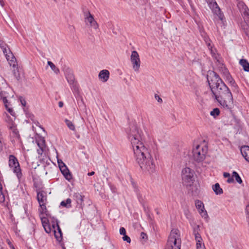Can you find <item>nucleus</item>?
I'll return each mask as SVG.
<instances>
[{
  "mask_svg": "<svg viewBox=\"0 0 249 249\" xmlns=\"http://www.w3.org/2000/svg\"><path fill=\"white\" fill-rule=\"evenodd\" d=\"M63 70L65 71V77L69 84H73L75 82V77L71 70L69 68H67L66 69L63 68Z\"/></svg>",
  "mask_w": 249,
  "mask_h": 249,
  "instance_id": "obj_14",
  "label": "nucleus"
},
{
  "mask_svg": "<svg viewBox=\"0 0 249 249\" xmlns=\"http://www.w3.org/2000/svg\"><path fill=\"white\" fill-rule=\"evenodd\" d=\"M223 176L225 178H229L231 177L230 174L228 172H224L223 173Z\"/></svg>",
  "mask_w": 249,
  "mask_h": 249,
  "instance_id": "obj_64",
  "label": "nucleus"
},
{
  "mask_svg": "<svg viewBox=\"0 0 249 249\" xmlns=\"http://www.w3.org/2000/svg\"><path fill=\"white\" fill-rule=\"evenodd\" d=\"M54 220L56 222V227L57 228V230L58 231V232L59 234V236L56 234V232L55 230L54 231V236L57 241H60L61 240H63V233L59 225V221L58 219H55Z\"/></svg>",
  "mask_w": 249,
  "mask_h": 249,
  "instance_id": "obj_18",
  "label": "nucleus"
},
{
  "mask_svg": "<svg viewBox=\"0 0 249 249\" xmlns=\"http://www.w3.org/2000/svg\"><path fill=\"white\" fill-rule=\"evenodd\" d=\"M64 122H65V124H66L67 126H68V127L70 130H73V131L75 130V125L72 123L71 121L70 120H68V119H65V120H64Z\"/></svg>",
  "mask_w": 249,
  "mask_h": 249,
  "instance_id": "obj_38",
  "label": "nucleus"
},
{
  "mask_svg": "<svg viewBox=\"0 0 249 249\" xmlns=\"http://www.w3.org/2000/svg\"><path fill=\"white\" fill-rule=\"evenodd\" d=\"M243 15L246 17V20L249 19V9L246 5H245L244 8Z\"/></svg>",
  "mask_w": 249,
  "mask_h": 249,
  "instance_id": "obj_44",
  "label": "nucleus"
},
{
  "mask_svg": "<svg viewBox=\"0 0 249 249\" xmlns=\"http://www.w3.org/2000/svg\"><path fill=\"white\" fill-rule=\"evenodd\" d=\"M55 219H56V218L54 217H53L52 222V227H53V229H55V227H56V222L54 220Z\"/></svg>",
  "mask_w": 249,
  "mask_h": 249,
  "instance_id": "obj_61",
  "label": "nucleus"
},
{
  "mask_svg": "<svg viewBox=\"0 0 249 249\" xmlns=\"http://www.w3.org/2000/svg\"><path fill=\"white\" fill-rule=\"evenodd\" d=\"M128 139L130 141L136 162L143 172L152 174L155 171L153 159L142 141L143 134L136 123L129 124L125 129Z\"/></svg>",
  "mask_w": 249,
  "mask_h": 249,
  "instance_id": "obj_1",
  "label": "nucleus"
},
{
  "mask_svg": "<svg viewBox=\"0 0 249 249\" xmlns=\"http://www.w3.org/2000/svg\"><path fill=\"white\" fill-rule=\"evenodd\" d=\"M212 189L216 195H220L223 193V189L218 183H216L212 186Z\"/></svg>",
  "mask_w": 249,
  "mask_h": 249,
  "instance_id": "obj_25",
  "label": "nucleus"
},
{
  "mask_svg": "<svg viewBox=\"0 0 249 249\" xmlns=\"http://www.w3.org/2000/svg\"><path fill=\"white\" fill-rule=\"evenodd\" d=\"M222 73L225 79H226L227 77H228V76L231 75L228 68H226V67H224V68L223 69Z\"/></svg>",
  "mask_w": 249,
  "mask_h": 249,
  "instance_id": "obj_40",
  "label": "nucleus"
},
{
  "mask_svg": "<svg viewBox=\"0 0 249 249\" xmlns=\"http://www.w3.org/2000/svg\"><path fill=\"white\" fill-rule=\"evenodd\" d=\"M80 101H78V105L81 109L85 110L86 109V106L84 102L83 99L81 97Z\"/></svg>",
  "mask_w": 249,
  "mask_h": 249,
  "instance_id": "obj_45",
  "label": "nucleus"
},
{
  "mask_svg": "<svg viewBox=\"0 0 249 249\" xmlns=\"http://www.w3.org/2000/svg\"><path fill=\"white\" fill-rule=\"evenodd\" d=\"M130 60L135 71H138L140 67L141 61L139 54L136 51H133L132 52Z\"/></svg>",
  "mask_w": 249,
  "mask_h": 249,
  "instance_id": "obj_8",
  "label": "nucleus"
},
{
  "mask_svg": "<svg viewBox=\"0 0 249 249\" xmlns=\"http://www.w3.org/2000/svg\"><path fill=\"white\" fill-rule=\"evenodd\" d=\"M200 227L199 225H196L195 227L193 229V234H196L197 232H199L200 231Z\"/></svg>",
  "mask_w": 249,
  "mask_h": 249,
  "instance_id": "obj_55",
  "label": "nucleus"
},
{
  "mask_svg": "<svg viewBox=\"0 0 249 249\" xmlns=\"http://www.w3.org/2000/svg\"><path fill=\"white\" fill-rule=\"evenodd\" d=\"M225 80L228 82L229 84L233 87L234 88L233 91H235L236 92H238L239 90V88L236 83L235 80L233 79V78L232 77L231 75L228 76Z\"/></svg>",
  "mask_w": 249,
  "mask_h": 249,
  "instance_id": "obj_17",
  "label": "nucleus"
},
{
  "mask_svg": "<svg viewBox=\"0 0 249 249\" xmlns=\"http://www.w3.org/2000/svg\"><path fill=\"white\" fill-rule=\"evenodd\" d=\"M209 50L211 52L212 57L216 60L217 62H219L218 57L219 56V54L217 53V50L215 48L213 49V47L211 48V49H209Z\"/></svg>",
  "mask_w": 249,
  "mask_h": 249,
  "instance_id": "obj_33",
  "label": "nucleus"
},
{
  "mask_svg": "<svg viewBox=\"0 0 249 249\" xmlns=\"http://www.w3.org/2000/svg\"><path fill=\"white\" fill-rule=\"evenodd\" d=\"M0 48L2 50L3 54L5 55L8 60H9V57H10V56L8 54V52H9V53H10L12 55V59L16 60L15 57L14 56L8 45L3 40H0Z\"/></svg>",
  "mask_w": 249,
  "mask_h": 249,
  "instance_id": "obj_10",
  "label": "nucleus"
},
{
  "mask_svg": "<svg viewBox=\"0 0 249 249\" xmlns=\"http://www.w3.org/2000/svg\"><path fill=\"white\" fill-rule=\"evenodd\" d=\"M232 177L235 178V180L238 182L239 184H241L243 183V181L241 177H240L239 174L234 171L232 172Z\"/></svg>",
  "mask_w": 249,
  "mask_h": 249,
  "instance_id": "obj_36",
  "label": "nucleus"
},
{
  "mask_svg": "<svg viewBox=\"0 0 249 249\" xmlns=\"http://www.w3.org/2000/svg\"><path fill=\"white\" fill-rule=\"evenodd\" d=\"M10 219L13 225L17 226V222L16 221L15 218L14 217L13 214L12 213H10L9 215Z\"/></svg>",
  "mask_w": 249,
  "mask_h": 249,
  "instance_id": "obj_50",
  "label": "nucleus"
},
{
  "mask_svg": "<svg viewBox=\"0 0 249 249\" xmlns=\"http://www.w3.org/2000/svg\"><path fill=\"white\" fill-rule=\"evenodd\" d=\"M186 187L188 189V193L191 195L192 196L196 197L199 195L200 193L199 184L190 183L186 185Z\"/></svg>",
  "mask_w": 249,
  "mask_h": 249,
  "instance_id": "obj_9",
  "label": "nucleus"
},
{
  "mask_svg": "<svg viewBox=\"0 0 249 249\" xmlns=\"http://www.w3.org/2000/svg\"><path fill=\"white\" fill-rule=\"evenodd\" d=\"M12 132L14 135V137L17 138L18 140L20 139V136L18 130L17 128H14L13 129Z\"/></svg>",
  "mask_w": 249,
  "mask_h": 249,
  "instance_id": "obj_47",
  "label": "nucleus"
},
{
  "mask_svg": "<svg viewBox=\"0 0 249 249\" xmlns=\"http://www.w3.org/2000/svg\"><path fill=\"white\" fill-rule=\"evenodd\" d=\"M10 105V104H7L4 105V107L7 110V111L11 115H12L13 117H16V113L12 109V108L9 107V106Z\"/></svg>",
  "mask_w": 249,
  "mask_h": 249,
  "instance_id": "obj_39",
  "label": "nucleus"
},
{
  "mask_svg": "<svg viewBox=\"0 0 249 249\" xmlns=\"http://www.w3.org/2000/svg\"><path fill=\"white\" fill-rule=\"evenodd\" d=\"M8 165L10 168L12 169L13 172L15 173L20 181L22 174L19 163L17 157L14 155H10L8 157Z\"/></svg>",
  "mask_w": 249,
  "mask_h": 249,
  "instance_id": "obj_4",
  "label": "nucleus"
},
{
  "mask_svg": "<svg viewBox=\"0 0 249 249\" xmlns=\"http://www.w3.org/2000/svg\"><path fill=\"white\" fill-rule=\"evenodd\" d=\"M82 12L83 13L84 18L88 16L89 15L91 14L89 10L86 6H82Z\"/></svg>",
  "mask_w": 249,
  "mask_h": 249,
  "instance_id": "obj_46",
  "label": "nucleus"
},
{
  "mask_svg": "<svg viewBox=\"0 0 249 249\" xmlns=\"http://www.w3.org/2000/svg\"><path fill=\"white\" fill-rule=\"evenodd\" d=\"M37 193L36 199L39 204L47 203V196L46 192L41 191Z\"/></svg>",
  "mask_w": 249,
  "mask_h": 249,
  "instance_id": "obj_15",
  "label": "nucleus"
},
{
  "mask_svg": "<svg viewBox=\"0 0 249 249\" xmlns=\"http://www.w3.org/2000/svg\"><path fill=\"white\" fill-rule=\"evenodd\" d=\"M84 196H82L79 193H75L73 194L74 199L76 201L77 205L76 207L78 209H83L84 206L83 197Z\"/></svg>",
  "mask_w": 249,
  "mask_h": 249,
  "instance_id": "obj_13",
  "label": "nucleus"
},
{
  "mask_svg": "<svg viewBox=\"0 0 249 249\" xmlns=\"http://www.w3.org/2000/svg\"><path fill=\"white\" fill-rule=\"evenodd\" d=\"M194 171L189 167H185L182 169V179L186 185L194 183Z\"/></svg>",
  "mask_w": 249,
  "mask_h": 249,
  "instance_id": "obj_6",
  "label": "nucleus"
},
{
  "mask_svg": "<svg viewBox=\"0 0 249 249\" xmlns=\"http://www.w3.org/2000/svg\"><path fill=\"white\" fill-rule=\"evenodd\" d=\"M123 239L124 241H126L128 243H130L131 242L130 238L126 234L123 235Z\"/></svg>",
  "mask_w": 249,
  "mask_h": 249,
  "instance_id": "obj_52",
  "label": "nucleus"
},
{
  "mask_svg": "<svg viewBox=\"0 0 249 249\" xmlns=\"http://www.w3.org/2000/svg\"><path fill=\"white\" fill-rule=\"evenodd\" d=\"M47 203H42L39 204L40 209H39L40 213L41 214H45L47 216H50V214L48 213V211L46 208Z\"/></svg>",
  "mask_w": 249,
  "mask_h": 249,
  "instance_id": "obj_28",
  "label": "nucleus"
},
{
  "mask_svg": "<svg viewBox=\"0 0 249 249\" xmlns=\"http://www.w3.org/2000/svg\"><path fill=\"white\" fill-rule=\"evenodd\" d=\"M85 22L87 25H88V23H89L90 27H92L94 29H97L99 27L98 24L95 20L94 16L93 15L90 14L88 16L84 18Z\"/></svg>",
  "mask_w": 249,
  "mask_h": 249,
  "instance_id": "obj_12",
  "label": "nucleus"
},
{
  "mask_svg": "<svg viewBox=\"0 0 249 249\" xmlns=\"http://www.w3.org/2000/svg\"><path fill=\"white\" fill-rule=\"evenodd\" d=\"M195 205L199 213L202 217H205V216L208 217L207 212L205 209L204 205L202 201L198 199L196 200L195 201Z\"/></svg>",
  "mask_w": 249,
  "mask_h": 249,
  "instance_id": "obj_11",
  "label": "nucleus"
},
{
  "mask_svg": "<svg viewBox=\"0 0 249 249\" xmlns=\"http://www.w3.org/2000/svg\"><path fill=\"white\" fill-rule=\"evenodd\" d=\"M18 100L20 101V102L22 106L23 107H25L26 105V101L25 100V99L22 96H19L18 98Z\"/></svg>",
  "mask_w": 249,
  "mask_h": 249,
  "instance_id": "obj_51",
  "label": "nucleus"
},
{
  "mask_svg": "<svg viewBox=\"0 0 249 249\" xmlns=\"http://www.w3.org/2000/svg\"><path fill=\"white\" fill-rule=\"evenodd\" d=\"M109 71L107 70H103L99 73V78L101 79L104 82H107L109 77Z\"/></svg>",
  "mask_w": 249,
  "mask_h": 249,
  "instance_id": "obj_19",
  "label": "nucleus"
},
{
  "mask_svg": "<svg viewBox=\"0 0 249 249\" xmlns=\"http://www.w3.org/2000/svg\"><path fill=\"white\" fill-rule=\"evenodd\" d=\"M71 200L70 198H68L66 200H63L61 202L60 207H62L66 208H70L71 207Z\"/></svg>",
  "mask_w": 249,
  "mask_h": 249,
  "instance_id": "obj_29",
  "label": "nucleus"
},
{
  "mask_svg": "<svg viewBox=\"0 0 249 249\" xmlns=\"http://www.w3.org/2000/svg\"><path fill=\"white\" fill-rule=\"evenodd\" d=\"M47 64L55 73L58 74L60 72L59 69L57 68L52 62L48 61Z\"/></svg>",
  "mask_w": 249,
  "mask_h": 249,
  "instance_id": "obj_34",
  "label": "nucleus"
},
{
  "mask_svg": "<svg viewBox=\"0 0 249 249\" xmlns=\"http://www.w3.org/2000/svg\"><path fill=\"white\" fill-rule=\"evenodd\" d=\"M211 94L212 97L224 108H230L228 102L231 104L233 103L232 94L226 84H222L221 87Z\"/></svg>",
  "mask_w": 249,
  "mask_h": 249,
  "instance_id": "obj_2",
  "label": "nucleus"
},
{
  "mask_svg": "<svg viewBox=\"0 0 249 249\" xmlns=\"http://www.w3.org/2000/svg\"><path fill=\"white\" fill-rule=\"evenodd\" d=\"M227 181L229 183H233L234 182L233 177H230L229 178H228Z\"/></svg>",
  "mask_w": 249,
  "mask_h": 249,
  "instance_id": "obj_63",
  "label": "nucleus"
},
{
  "mask_svg": "<svg viewBox=\"0 0 249 249\" xmlns=\"http://www.w3.org/2000/svg\"><path fill=\"white\" fill-rule=\"evenodd\" d=\"M2 138L0 136V153L3 150Z\"/></svg>",
  "mask_w": 249,
  "mask_h": 249,
  "instance_id": "obj_62",
  "label": "nucleus"
},
{
  "mask_svg": "<svg viewBox=\"0 0 249 249\" xmlns=\"http://www.w3.org/2000/svg\"><path fill=\"white\" fill-rule=\"evenodd\" d=\"M220 111L219 108H214L211 112L210 115L213 116L214 118H216L217 116L220 115Z\"/></svg>",
  "mask_w": 249,
  "mask_h": 249,
  "instance_id": "obj_35",
  "label": "nucleus"
},
{
  "mask_svg": "<svg viewBox=\"0 0 249 249\" xmlns=\"http://www.w3.org/2000/svg\"><path fill=\"white\" fill-rule=\"evenodd\" d=\"M57 242L59 243V244L62 248V249H66V247H65L64 243L63 242V240H61V241Z\"/></svg>",
  "mask_w": 249,
  "mask_h": 249,
  "instance_id": "obj_60",
  "label": "nucleus"
},
{
  "mask_svg": "<svg viewBox=\"0 0 249 249\" xmlns=\"http://www.w3.org/2000/svg\"><path fill=\"white\" fill-rule=\"evenodd\" d=\"M207 2L208 3L210 7L212 9L214 15H217L221 11L217 4L216 1H207Z\"/></svg>",
  "mask_w": 249,
  "mask_h": 249,
  "instance_id": "obj_16",
  "label": "nucleus"
},
{
  "mask_svg": "<svg viewBox=\"0 0 249 249\" xmlns=\"http://www.w3.org/2000/svg\"><path fill=\"white\" fill-rule=\"evenodd\" d=\"M240 151L242 156L246 161L249 162V146L243 145L240 148Z\"/></svg>",
  "mask_w": 249,
  "mask_h": 249,
  "instance_id": "obj_21",
  "label": "nucleus"
},
{
  "mask_svg": "<svg viewBox=\"0 0 249 249\" xmlns=\"http://www.w3.org/2000/svg\"><path fill=\"white\" fill-rule=\"evenodd\" d=\"M40 142H37L38 146L39 147L41 151H43L45 147V140L44 138H41Z\"/></svg>",
  "mask_w": 249,
  "mask_h": 249,
  "instance_id": "obj_37",
  "label": "nucleus"
},
{
  "mask_svg": "<svg viewBox=\"0 0 249 249\" xmlns=\"http://www.w3.org/2000/svg\"><path fill=\"white\" fill-rule=\"evenodd\" d=\"M201 36L206 44L208 49H211L213 46L211 45V40L205 31L201 32Z\"/></svg>",
  "mask_w": 249,
  "mask_h": 249,
  "instance_id": "obj_24",
  "label": "nucleus"
},
{
  "mask_svg": "<svg viewBox=\"0 0 249 249\" xmlns=\"http://www.w3.org/2000/svg\"><path fill=\"white\" fill-rule=\"evenodd\" d=\"M206 77L207 78V82L209 88L210 84L211 86L212 85H214L215 82H217V81H220V82H221L220 80L222 79L219 74L214 71L212 70H209L207 71V74L206 75Z\"/></svg>",
  "mask_w": 249,
  "mask_h": 249,
  "instance_id": "obj_7",
  "label": "nucleus"
},
{
  "mask_svg": "<svg viewBox=\"0 0 249 249\" xmlns=\"http://www.w3.org/2000/svg\"><path fill=\"white\" fill-rule=\"evenodd\" d=\"M120 234L121 235H124L126 234V230L125 229L124 227H121L120 229Z\"/></svg>",
  "mask_w": 249,
  "mask_h": 249,
  "instance_id": "obj_58",
  "label": "nucleus"
},
{
  "mask_svg": "<svg viewBox=\"0 0 249 249\" xmlns=\"http://www.w3.org/2000/svg\"><path fill=\"white\" fill-rule=\"evenodd\" d=\"M206 153L207 148L198 145L193 150L194 160L198 163L201 162L205 160Z\"/></svg>",
  "mask_w": 249,
  "mask_h": 249,
  "instance_id": "obj_5",
  "label": "nucleus"
},
{
  "mask_svg": "<svg viewBox=\"0 0 249 249\" xmlns=\"http://www.w3.org/2000/svg\"><path fill=\"white\" fill-rule=\"evenodd\" d=\"M239 64L242 66L244 71L249 72V62L247 59H240L239 61Z\"/></svg>",
  "mask_w": 249,
  "mask_h": 249,
  "instance_id": "obj_26",
  "label": "nucleus"
},
{
  "mask_svg": "<svg viewBox=\"0 0 249 249\" xmlns=\"http://www.w3.org/2000/svg\"><path fill=\"white\" fill-rule=\"evenodd\" d=\"M7 93L4 91H0V99L1 100L4 104V105L7 104H10L7 99Z\"/></svg>",
  "mask_w": 249,
  "mask_h": 249,
  "instance_id": "obj_32",
  "label": "nucleus"
},
{
  "mask_svg": "<svg viewBox=\"0 0 249 249\" xmlns=\"http://www.w3.org/2000/svg\"><path fill=\"white\" fill-rule=\"evenodd\" d=\"M155 97L156 99L157 100V101L158 102H159V103L162 102V99L159 95H158L157 94H156L155 95Z\"/></svg>",
  "mask_w": 249,
  "mask_h": 249,
  "instance_id": "obj_59",
  "label": "nucleus"
},
{
  "mask_svg": "<svg viewBox=\"0 0 249 249\" xmlns=\"http://www.w3.org/2000/svg\"><path fill=\"white\" fill-rule=\"evenodd\" d=\"M71 88L72 89L74 90V91H77L78 89V86H77V84L76 82H74L73 84H70Z\"/></svg>",
  "mask_w": 249,
  "mask_h": 249,
  "instance_id": "obj_53",
  "label": "nucleus"
},
{
  "mask_svg": "<svg viewBox=\"0 0 249 249\" xmlns=\"http://www.w3.org/2000/svg\"><path fill=\"white\" fill-rule=\"evenodd\" d=\"M33 186L36 189V192H40L42 190L43 188V185L42 182L40 179H38L36 178H33Z\"/></svg>",
  "mask_w": 249,
  "mask_h": 249,
  "instance_id": "obj_20",
  "label": "nucleus"
},
{
  "mask_svg": "<svg viewBox=\"0 0 249 249\" xmlns=\"http://www.w3.org/2000/svg\"><path fill=\"white\" fill-rule=\"evenodd\" d=\"M61 174L63 175L65 178L70 182L72 179V174L70 171L68 167L60 170Z\"/></svg>",
  "mask_w": 249,
  "mask_h": 249,
  "instance_id": "obj_22",
  "label": "nucleus"
},
{
  "mask_svg": "<svg viewBox=\"0 0 249 249\" xmlns=\"http://www.w3.org/2000/svg\"><path fill=\"white\" fill-rule=\"evenodd\" d=\"M181 244L179 230L177 229L172 230L168 237L166 249H180Z\"/></svg>",
  "mask_w": 249,
  "mask_h": 249,
  "instance_id": "obj_3",
  "label": "nucleus"
},
{
  "mask_svg": "<svg viewBox=\"0 0 249 249\" xmlns=\"http://www.w3.org/2000/svg\"><path fill=\"white\" fill-rule=\"evenodd\" d=\"M196 241L202 240V238L199 233V232H197L196 234H194Z\"/></svg>",
  "mask_w": 249,
  "mask_h": 249,
  "instance_id": "obj_57",
  "label": "nucleus"
},
{
  "mask_svg": "<svg viewBox=\"0 0 249 249\" xmlns=\"http://www.w3.org/2000/svg\"><path fill=\"white\" fill-rule=\"evenodd\" d=\"M57 163L59 168L60 170H61L63 169H65L67 167L66 164L61 160H57Z\"/></svg>",
  "mask_w": 249,
  "mask_h": 249,
  "instance_id": "obj_43",
  "label": "nucleus"
},
{
  "mask_svg": "<svg viewBox=\"0 0 249 249\" xmlns=\"http://www.w3.org/2000/svg\"><path fill=\"white\" fill-rule=\"evenodd\" d=\"M41 220L42 225L43 226L45 232L47 233H50L51 231V228L50 224L48 223V220L46 219L47 222H46L45 220L43 221L42 219Z\"/></svg>",
  "mask_w": 249,
  "mask_h": 249,
  "instance_id": "obj_30",
  "label": "nucleus"
},
{
  "mask_svg": "<svg viewBox=\"0 0 249 249\" xmlns=\"http://www.w3.org/2000/svg\"><path fill=\"white\" fill-rule=\"evenodd\" d=\"M11 61L12 62H14L13 64V67L14 68V70L13 71V73L14 76L16 78V79L18 80L20 78V74L19 73V70L18 68V65L17 64V62H16V59H12Z\"/></svg>",
  "mask_w": 249,
  "mask_h": 249,
  "instance_id": "obj_23",
  "label": "nucleus"
},
{
  "mask_svg": "<svg viewBox=\"0 0 249 249\" xmlns=\"http://www.w3.org/2000/svg\"><path fill=\"white\" fill-rule=\"evenodd\" d=\"M245 212L246 213L247 221L248 222V225L249 226V204L246 206Z\"/></svg>",
  "mask_w": 249,
  "mask_h": 249,
  "instance_id": "obj_49",
  "label": "nucleus"
},
{
  "mask_svg": "<svg viewBox=\"0 0 249 249\" xmlns=\"http://www.w3.org/2000/svg\"><path fill=\"white\" fill-rule=\"evenodd\" d=\"M196 249H206L204 244L202 243V240L196 241Z\"/></svg>",
  "mask_w": 249,
  "mask_h": 249,
  "instance_id": "obj_42",
  "label": "nucleus"
},
{
  "mask_svg": "<svg viewBox=\"0 0 249 249\" xmlns=\"http://www.w3.org/2000/svg\"><path fill=\"white\" fill-rule=\"evenodd\" d=\"M216 15L218 17L219 19L221 21L222 23L224 24V22H226L224 15L221 11Z\"/></svg>",
  "mask_w": 249,
  "mask_h": 249,
  "instance_id": "obj_41",
  "label": "nucleus"
},
{
  "mask_svg": "<svg viewBox=\"0 0 249 249\" xmlns=\"http://www.w3.org/2000/svg\"><path fill=\"white\" fill-rule=\"evenodd\" d=\"M141 238L142 239H143L144 240H146L148 239L147 235L144 232H142L141 233Z\"/></svg>",
  "mask_w": 249,
  "mask_h": 249,
  "instance_id": "obj_54",
  "label": "nucleus"
},
{
  "mask_svg": "<svg viewBox=\"0 0 249 249\" xmlns=\"http://www.w3.org/2000/svg\"><path fill=\"white\" fill-rule=\"evenodd\" d=\"M0 202L3 203L5 201V196L3 193L2 191H0Z\"/></svg>",
  "mask_w": 249,
  "mask_h": 249,
  "instance_id": "obj_56",
  "label": "nucleus"
},
{
  "mask_svg": "<svg viewBox=\"0 0 249 249\" xmlns=\"http://www.w3.org/2000/svg\"><path fill=\"white\" fill-rule=\"evenodd\" d=\"M141 205L142 206L143 210H144V212L146 213V214H149V213L150 212L149 208L145 205L144 202H141Z\"/></svg>",
  "mask_w": 249,
  "mask_h": 249,
  "instance_id": "obj_48",
  "label": "nucleus"
},
{
  "mask_svg": "<svg viewBox=\"0 0 249 249\" xmlns=\"http://www.w3.org/2000/svg\"><path fill=\"white\" fill-rule=\"evenodd\" d=\"M107 185L113 194H117V189L115 184L112 183L108 178H107Z\"/></svg>",
  "mask_w": 249,
  "mask_h": 249,
  "instance_id": "obj_31",
  "label": "nucleus"
},
{
  "mask_svg": "<svg viewBox=\"0 0 249 249\" xmlns=\"http://www.w3.org/2000/svg\"><path fill=\"white\" fill-rule=\"evenodd\" d=\"M221 82L220 81H217V82H215L214 85H212L211 87L210 85V89L211 93L213 92L216 89H218L219 87H221V85L223 84H225L222 79H221Z\"/></svg>",
  "mask_w": 249,
  "mask_h": 249,
  "instance_id": "obj_27",
  "label": "nucleus"
}]
</instances>
